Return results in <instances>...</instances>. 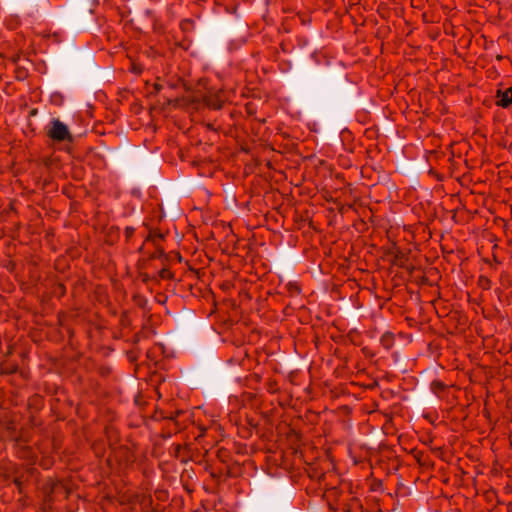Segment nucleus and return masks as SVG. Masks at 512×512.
<instances>
[{"instance_id":"f257e3e1","label":"nucleus","mask_w":512,"mask_h":512,"mask_svg":"<svg viewBox=\"0 0 512 512\" xmlns=\"http://www.w3.org/2000/svg\"><path fill=\"white\" fill-rule=\"evenodd\" d=\"M164 239L165 235L160 230H150L138 251L142 253L144 251L145 244L151 242L154 245L155 250L149 255L148 262L152 264L153 262L159 261V276L162 279H174L175 275L171 268L174 264L182 262V256L176 251L165 253L164 249L160 246V243L164 241Z\"/></svg>"},{"instance_id":"f03ea898","label":"nucleus","mask_w":512,"mask_h":512,"mask_svg":"<svg viewBox=\"0 0 512 512\" xmlns=\"http://www.w3.org/2000/svg\"><path fill=\"white\" fill-rule=\"evenodd\" d=\"M44 501L41 512H64L63 502L71 491L62 481L49 480L43 487Z\"/></svg>"},{"instance_id":"7ed1b4c3","label":"nucleus","mask_w":512,"mask_h":512,"mask_svg":"<svg viewBox=\"0 0 512 512\" xmlns=\"http://www.w3.org/2000/svg\"><path fill=\"white\" fill-rule=\"evenodd\" d=\"M306 473L311 480V484L306 487L307 493L317 494L318 491L322 492L323 487L328 485L330 478L338 480L334 472L326 471L319 463L308 464Z\"/></svg>"},{"instance_id":"20e7f679","label":"nucleus","mask_w":512,"mask_h":512,"mask_svg":"<svg viewBox=\"0 0 512 512\" xmlns=\"http://www.w3.org/2000/svg\"><path fill=\"white\" fill-rule=\"evenodd\" d=\"M336 481L338 482L337 485H332V483L328 481V485L323 487L322 492L318 491L317 494H315L316 496L322 495L331 509L339 508L351 488L350 484L347 482L339 481V479Z\"/></svg>"},{"instance_id":"39448f33","label":"nucleus","mask_w":512,"mask_h":512,"mask_svg":"<svg viewBox=\"0 0 512 512\" xmlns=\"http://www.w3.org/2000/svg\"><path fill=\"white\" fill-rule=\"evenodd\" d=\"M227 102V96L222 89H210L203 95V103L210 109L220 110Z\"/></svg>"},{"instance_id":"423d86ee","label":"nucleus","mask_w":512,"mask_h":512,"mask_svg":"<svg viewBox=\"0 0 512 512\" xmlns=\"http://www.w3.org/2000/svg\"><path fill=\"white\" fill-rule=\"evenodd\" d=\"M48 136L54 141L58 142H62L65 140H73V137L70 134L68 127L59 119H53L52 127L48 131Z\"/></svg>"},{"instance_id":"0eeeda50","label":"nucleus","mask_w":512,"mask_h":512,"mask_svg":"<svg viewBox=\"0 0 512 512\" xmlns=\"http://www.w3.org/2000/svg\"><path fill=\"white\" fill-rule=\"evenodd\" d=\"M339 507L343 512H362L363 509L360 499L353 496L351 491L348 492Z\"/></svg>"},{"instance_id":"6e6552de","label":"nucleus","mask_w":512,"mask_h":512,"mask_svg":"<svg viewBox=\"0 0 512 512\" xmlns=\"http://www.w3.org/2000/svg\"><path fill=\"white\" fill-rule=\"evenodd\" d=\"M114 456L120 466L127 467L134 462V455L126 446L117 448Z\"/></svg>"},{"instance_id":"1a4fd4ad","label":"nucleus","mask_w":512,"mask_h":512,"mask_svg":"<svg viewBox=\"0 0 512 512\" xmlns=\"http://www.w3.org/2000/svg\"><path fill=\"white\" fill-rule=\"evenodd\" d=\"M496 105L504 109L512 105V87L496 91Z\"/></svg>"},{"instance_id":"9d476101","label":"nucleus","mask_w":512,"mask_h":512,"mask_svg":"<svg viewBox=\"0 0 512 512\" xmlns=\"http://www.w3.org/2000/svg\"><path fill=\"white\" fill-rule=\"evenodd\" d=\"M310 59L316 66H330L331 57L323 49H317L310 54Z\"/></svg>"},{"instance_id":"9b49d317","label":"nucleus","mask_w":512,"mask_h":512,"mask_svg":"<svg viewBox=\"0 0 512 512\" xmlns=\"http://www.w3.org/2000/svg\"><path fill=\"white\" fill-rule=\"evenodd\" d=\"M141 512H163L159 505H153L151 495H143L139 501Z\"/></svg>"},{"instance_id":"f8f14e48","label":"nucleus","mask_w":512,"mask_h":512,"mask_svg":"<svg viewBox=\"0 0 512 512\" xmlns=\"http://www.w3.org/2000/svg\"><path fill=\"white\" fill-rule=\"evenodd\" d=\"M380 343L385 350H390L395 344V335L390 331H386L380 338Z\"/></svg>"},{"instance_id":"ddd939ff","label":"nucleus","mask_w":512,"mask_h":512,"mask_svg":"<svg viewBox=\"0 0 512 512\" xmlns=\"http://www.w3.org/2000/svg\"><path fill=\"white\" fill-rule=\"evenodd\" d=\"M119 325L122 330L129 329L132 326V319L128 311H123L120 315Z\"/></svg>"},{"instance_id":"4468645a","label":"nucleus","mask_w":512,"mask_h":512,"mask_svg":"<svg viewBox=\"0 0 512 512\" xmlns=\"http://www.w3.org/2000/svg\"><path fill=\"white\" fill-rule=\"evenodd\" d=\"M139 277H140L141 281L143 283H145V284H148L151 281H158L159 279L163 280L159 276V271L156 274H150V273H147V272H141L139 274Z\"/></svg>"},{"instance_id":"2eb2a0df","label":"nucleus","mask_w":512,"mask_h":512,"mask_svg":"<svg viewBox=\"0 0 512 512\" xmlns=\"http://www.w3.org/2000/svg\"><path fill=\"white\" fill-rule=\"evenodd\" d=\"M446 388H447V385L440 380H434L431 382V390L433 393H435L437 395L444 392Z\"/></svg>"},{"instance_id":"dca6fc26","label":"nucleus","mask_w":512,"mask_h":512,"mask_svg":"<svg viewBox=\"0 0 512 512\" xmlns=\"http://www.w3.org/2000/svg\"><path fill=\"white\" fill-rule=\"evenodd\" d=\"M286 289L290 296H296L301 293L300 285L295 281H290L286 285Z\"/></svg>"},{"instance_id":"f3484780","label":"nucleus","mask_w":512,"mask_h":512,"mask_svg":"<svg viewBox=\"0 0 512 512\" xmlns=\"http://www.w3.org/2000/svg\"><path fill=\"white\" fill-rule=\"evenodd\" d=\"M65 293H66V287L63 284L57 283V284L53 285L52 294L55 297L61 298L62 296L65 295Z\"/></svg>"},{"instance_id":"a211bd4d","label":"nucleus","mask_w":512,"mask_h":512,"mask_svg":"<svg viewBox=\"0 0 512 512\" xmlns=\"http://www.w3.org/2000/svg\"><path fill=\"white\" fill-rule=\"evenodd\" d=\"M265 388H266L267 392L270 393V394H275L279 390L277 381H275L273 379H269L265 383Z\"/></svg>"},{"instance_id":"6ab92c4d","label":"nucleus","mask_w":512,"mask_h":512,"mask_svg":"<svg viewBox=\"0 0 512 512\" xmlns=\"http://www.w3.org/2000/svg\"><path fill=\"white\" fill-rule=\"evenodd\" d=\"M478 285L482 289L489 290L491 288L492 281L487 276L481 275L478 279Z\"/></svg>"},{"instance_id":"aec40b11","label":"nucleus","mask_w":512,"mask_h":512,"mask_svg":"<svg viewBox=\"0 0 512 512\" xmlns=\"http://www.w3.org/2000/svg\"><path fill=\"white\" fill-rule=\"evenodd\" d=\"M133 302L140 308H145L147 304V299L142 295H133L132 297Z\"/></svg>"},{"instance_id":"412c9836","label":"nucleus","mask_w":512,"mask_h":512,"mask_svg":"<svg viewBox=\"0 0 512 512\" xmlns=\"http://www.w3.org/2000/svg\"><path fill=\"white\" fill-rule=\"evenodd\" d=\"M135 228L132 227V226H127L124 230V235H125V240L126 242H129L131 240V238L133 237L134 233H135Z\"/></svg>"},{"instance_id":"4be33fe9","label":"nucleus","mask_w":512,"mask_h":512,"mask_svg":"<svg viewBox=\"0 0 512 512\" xmlns=\"http://www.w3.org/2000/svg\"><path fill=\"white\" fill-rule=\"evenodd\" d=\"M413 456L415 458V460L420 464V465H425V461H424V452L422 451H414L413 452Z\"/></svg>"},{"instance_id":"5701e85b","label":"nucleus","mask_w":512,"mask_h":512,"mask_svg":"<svg viewBox=\"0 0 512 512\" xmlns=\"http://www.w3.org/2000/svg\"><path fill=\"white\" fill-rule=\"evenodd\" d=\"M52 102L56 105H61L63 103V96L60 93H54L52 95Z\"/></svg>"},{"instance_id":"b1692460","label":"nucleus","mask_w":512,"mask_h":512,"mask_svg":"<svg viewBox=\"0 0 512 512\" xmlns=\"http://www.w3.org/2000/svg\"><path fill=\"white\" fill-rule=\"evenodd\" d=\"M40 465L44 468V469H49L52 467L53 465V460L51 458H43Z\"/></svg>"},{"instance_id":"393cba45","label":"nucleus","mask_w":512,"mask_h":512,"mask_svg":"<svg viewBox=\"0 0 512 512\" xmlns=\"http://www.w3.org/2000/svg\"><path fill=\"white\" fill-rule=\"evenodd\" d=\"M228 456V451L226 449H219L217 451V457L222 461L226 462V457Z\"/></svg>"},{"instance_id":"a878e982","label":"nucleus","mask_w":512,"mask_h":512,"mask_svg":"<svg viewBox=\"0 0 512 512\" xmlns=\"http://www.w3.org/2000/svg\"><path fill=\"white\" fill-rule=\"evenodd\" d=\"M308 43H309V40L306 37H298L297 38V45L299 47H304V46L308 45Z\"/></svg>"},{"instance_id":"bb28decb","label":"nucleus","mask_w":512,"mask_h":512,"mask_svg":"<svg viewBox=\"0 0 512 512\" xmlns=\"http://www.w3.org/2000/svg\"><path fill=\"white\" fill-rule=\"evenodd\" d=\"M141 337H142V336H141V332H137V333H135V334L132 336L131 342H132L134 345H136V344H138V343L140 342Z\"/></svg>"},{"instance_id":"cd10ccee","label":"nucleus","mask_w":512,"mask_h":512,"mask_svg":"<svg viewBox=\"0 0 512 512\" xmlns=\"http://www.w3.org/2000/svg\"><path fill=\"white\" fill-rule=\"evenodd\" d=\"M33 402H34V407H36L42 402V398L38 395H34Z\"/></svg>"},{"instance_id":"c85d7f7f","label":"nucleus","mask_w":512,"mask_h":512,"mask_svg":"<svg viewBox=\"0 0 512 512\" xmlns=\"http://www.w3.org/2000/svg\"><path fill=\"white\" fill-rule=\"evenodd\" d=\"M155 495H156L157 499L164 500L165 492L164 491H156Z\"/></svg>"},{"instance_id":"c756f323","label":"nucleus","mask_w":512,"mask_h":512,"mask_svg":"<svg viewBox=\"0 0 512 512\" xmlns=\"http://www.w3.org/2000/svg\"><path fill=\"white\" fill-rule=\"evenodd\" d=\"M177 415H179V412H176L175 414L170 413L169 415L164 416V418L173 420Z\"/></svg>"},{"instance_id":"7c9ffc66","label":"nucleus","mask_w":512,"mask_h":512,"mask_svg":"<svg viewBox=\"0 0 512 512\" xmlns=\"http://www.w3.org/2000/svg\"><path fill=\"white\" fill-rule=\"evenodd\" d=\"M161 88H162V86H161L160 84H157V83H156V84H154V90H155L157 93H158V92H160Z\"/></svg>"},{"instance_id":"2f4dec72","label":"nucleus","mask_w":512,"mask_h":512,"mask_svg":"<svg viewBox=\"0 0 512 512\" xmlns=\"http://www.w3.org/2000/svg\"><path fill=\"white\" fill-rule=\"evenodd\" d=\"M105 430H106V433H107V434H109V433L112 431V429H110L109 427H106V429H105Z\"/></svg>"},{"instance_id":"473e14b6","label":"nucleus","mask_w":512,"mask_h":512,"mask_svg":"<svg viewBox=\"0 0 512 512\" xmlns=\"http://www.w3.org/2000/svg\"><path fill=\"white\" fill-rule=\"evenodd\" d=\"M33 113H34V116H35V115L37 114V110H36V109H34V110H33Z\"/></svg>"}]
</instances>
